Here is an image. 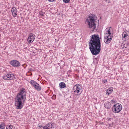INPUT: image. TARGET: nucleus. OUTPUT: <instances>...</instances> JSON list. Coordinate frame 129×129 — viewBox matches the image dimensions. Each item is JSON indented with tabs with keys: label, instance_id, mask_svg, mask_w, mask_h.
Segmentation results:
<instances>
[{
	"label": "nucleus",
	"instance_id": "nucleus-1",
	"mask_svg": "<svg viewBox=\"0 0 129 129\" xmlns=\"http://www.w3.org/2000/svg\"><path fill=\"white\" fill-rule=\"evenodd\" d=\"M90 37L88 42L89 48L93 55H96L100 53L101 49L99 36L98 35L94 34Z\"/></svg>",
	"mask_w": 129,
	"mask_h": 129
},
{
	"label": "nucleus",
	"instance_id": "nucleus-2",
	"mask_svg": "<svg viewBox=\"0 0 129 129\" xmlns=\"http://www.w3.org/2000/svg\"><path fill=\"white\" fill-rule=\"evenodd\" d=\"M26 90L24 88L20 89L15 99V105L16 109H21L23 105L22 103H24L26 99Z\"/></svg>",
	"mask_w": 129,
	"mask_h": 129
},
{
	"label": "nucleus",
	"instance_id": "nucleus-3",
	"mask_svg": "<svg viewBox=\"0 0 129 129\" xmlns=\"http://www.w3.org/2000/svg\"><path fill=\"white\" fill-rule=\"evenodd\" d=\"M96 18V16L94 14H90L86 20L88 23V27L91 29L92 31H95L98 29V28L96 27L95 26V22Z\"/></svg>",
	"mask_w": 129,
	"mask_h": 129
},
{
	"label": "nucleus",
	"instance_id": "nucleus-4",
	"mask_svg": "<svg viewBox=\"0 0 129 129\" xmlns=\"http://www.w3.org/2000/svg\"><path fill=\"white\" fill-rule=\"evenodd\" d=\"M122 109V107L121 104L118 103L114 105L112 107V111L115 113L120 112Z\"/></svg>",
	"mask_w": 129,
	"mask_h": 129
},
{
	"label": "nucleus",
	"instance_id": "nucleus-5",
	"mask_svg": "<svg viewBox=\"0 0 129 129\" xmlns=\"http://www.w3.org/2000/svg\"><path fill=\"white\" fill-rule=\"evenodd\" d=\"M4 75L3 77V79L5 80H12L15 78V77H14V75L11 72L9 73H6Z\"/></svg>",
	"mask_w": 129,
	"mask_h": 129
},
{
	"label": "nucleus",
	"instance_id": "nucleus-6",
	"mask_svg": "<svg viewBox=\"0 0 129 129\" xmlns=\"http://www.w3.org/2000/svg\"><path fill=\"white\" fill-rule=\"evenodd\" d=\"M11 65L15 67H18L20 66V62L16 60H13L10 62Z\"/></svg>",
	"mask_w": 129,
	"mask_h": 129
},
{
	"label": "nucleus",
	"instance_id": "nucleus-7",
	"mask_svg": "<svg viewBox=\"0 0 129 129\" xmlns=\"http://www.w3.org/2000/svg\"><path fill=\"white\" fill-rule=\"evenodd\" d=\"M35 36L32 33L30 34L27 39L28 42L29 43H32L35 39Z\"/></svg>",
	"mask_w": 129,
	"mask_h": 129
},
{
	"label": "nucleus",
	"instance_id": "nucleus-8",
	"mask_svg": "<svg viewBox=\"0 0 129 129\" xmlns=\"http://www.w3.org/2000/svg\"><path fill=\"white\" fill-rule=\"evenodd\" d=\"M112 37L110 36H105L104 39V41L105 43L106 44L109 43L112 40Z\"/></svg>",
	"mask_w": 129,
	"mask_h": 129
},
{
	"label": "nucleus",
	"instance_id": "nucleus-9",
	"mask_svg": "<svg viewBox=\"0 0 129 129\" xmlns=\"http://www.w3.org/2000/svg\"><path fill=\"white\" fill-rule=\"evenodd\" d=\"M14 17H15L17 14V9L15 7H13L12 8L11 11Z\"/></svg>",
	"mask_w": 129,
	"mask_h": 129
},
{
	"label": "nucleus",
	"instance_id": "nucleus-10",
	"mask_svg": "<svg viewBox=\"0 0 129 129\" xmlns=\"http://www.w3.org/2000/svg\"><path fill=\"white\" fill-rule=\"evenodd\" d=\"M104 107L107 109H110L111 106V104L108 101L107 102L105 103L104 104Z\"/></svg>",
	"mask_w": 129,
	"mask_h": 129
},
{
	"label": "nucleus",
	"instance_id": "nucleus-11",
	"mask_svg": "<svg viewBox=\"0 0 129 129\" xmlns=\"http://www.w3.org/2000/svg\"><path fill=\"white\" fill-rule=\"evenodd\" d=\"M113 91V88L112 87H109L106 90V93L107 94L109 95L111 94Z\"/></svg>",
	"mask_w": 129,
	"mask_h": 129
},
{
	"label": "nucleus",
	"instance_id": "nucleus-12",
	"mask_svg": "<svg viewBox=\"0 0 129 129\" xmlns=\"http://www.w3.org/2000/svg\"><path fill=\"white\" fill-rule=\"evenodd\" d=\"M74 88V90L75 89L74 91L75 92H76L78 93L79 92V90L80 88V87L77 85H76Z\"/></svg>",
	"mask_w": 129,
	"mask_h": 129
},
{
	"label": "nucleus",
	"instance_id": "nucleus-13",
	"mask_svg": "<svg viewBox=\"0 0 129 129\" xmlns=\"http://www.w3.org/2000/svg\"><path fill=\"white\" fill-rule=\"evenodd\" d=\"M59 85L60 88H63L66 87V85L65 83L63 82L60 83Z\"/></svg>",
	"mask_w": 129,
	"mask_h": 129
},
{
	"label": "nucleus",
	"instance_id": "nucleus-14",
	"mask_svg": "<svg viewBox=\"0 0 129 129\" xmlns=\"http://www.w3.org/2000/svg\"><path fill=\"white\" fill-rule=\"evenodd\" d=\"M34 87L38 91H40L41 90V87L39 86V84L38 83V85H36Z\"/></svg>",
	"mask_w": 129,
	"mask_h": 129
},
{
	"label": "nucleus",
	"instance_id": "nucleus-15",
	"mask_svg": "<svg viewBox=\"0 0 129 129\" xmlns=\"http://www.w3.org/2000/svg\"><path fill=\"white\" fill-rule=\"evenodd\" d=\"M30 83L31 85H32L33 87L34 86L36 85H38V83H37L36 82L33 80H31L30 82Z\"/></svg>",
	"mask_w": 129,
	"mask_h": 129
},
{
	"label": "nucleus",
	"instance_id": "nucleus-16",
	"mask_svg": "<svg viewBox=\"0 0 129 129\" xmlns=\"http://www.w3.org/2000/svg\"><path fill=\"white\" fill-rule=\"evenodd\" d=\"M99 58L98 57H96L93 59V62L94 64H97L98 63Z\"/></svg>",
	"mask_w": 129,
	"mask_h": 129
},
{
	"label": "nucleus",
	"instance_id": "nucleus-17",
	"mask_svg": "<svg viewBox=\"0 0 129 129\" xmlns=\"http://www.w3.org/2000/svg\"><path fill=\"white\" fill-rule=\"evenodd\" d=\"M5 126V125L4 123H2L0 125V128L1 129H4Z\"/></svg>",
	"mask_w": 129,
	"mask_h": 129
},
{
	"label": "nucleus",
	"instance_id": "nucleus-18",
	"mask_svg": "<svg viewBox=\"0 0 129 129\" xmlns=\"http://www.w3.org/2000/svg\"><path fill=\"white\" fill-rule=\"evenodd\" d=\"M47 126H48V128H50L49 129H51L53 125L51 123L47 125Z\"/></svg>",
	"mask_w": 129,
	"mask_h": 129
},
{
	"label": "nucleus",
	"instance_id": "nucleus-19",
	"mask_svg": "<svg viewBox=\"0 0 129 129\" xmlns=\"http://www.w3.org/2000/svg\"><path fill=\"white\" fill-rule=\"evenodd\" d=\"M107 33L106 34H108L109 35L108 36H110L111 34V33L110 32V29H109L106 32Z\"/></svg>",
	"mask_w": 129,
	"mask_h": 129
},
{
	"label": "nucleus",
	"instance_id": "nucleus-20",
	"mask_svg": "<svg viewBox=\"0 0 129 129\" xmlns=\"http://www.w3.org/2000/svg\"><path fill=\"white\" fill-rule=\"evenodd\" d=\"M13 128V126L10 125L9 126H7L6 128V129H12Z\"/></svg>",
	"mask_w": 129,
	"mask_h": 129
},
{
	"label": "nucleus",
	"instance_id": "nucleus-21",
	"mask_svg": "<svg viewBox=\"0 0 129 129\" xmlns=\"http://www.w3.org/2000/svg\"><path fill=\"white\" fill-rule=\"evenodd\" d=\"M127 36V35L126 34H124L123 37H122V39L123 40H125L126 39L125 37L126 36Z\"/></svg>",
	"mask_w": 129,
	"mask_h": 129
},
{
	"label": "nucleus",
	"instance_id": "nucleus-22",
	"mask_svg": "<svg viewBox=\"0 0 129 129\" xmlns=\"http://www.w3.org/2000/svg\"><path fill=\"white\" fill-rule=\"evenodd\" d=\"M70 0H63V2L66 3H69L70 2Z\"/></svg>",
	"mask_w": 129,
	"mask_h": 129
},
{
	"label": "nucleus",
	"instance_id": "nucleus-23",
	"mask_svg": "<svg viewBox=\"0 0 129 129\" xmlns=\"http://www.w3.org/2000/svg\"><path fill=\"white\" fill-rule=\"evenodd\" d=\"M52 99L53 100H55L56 99V95H53V96L52 97Z\"/></svg>",
	"mask_w": 129,
	"mask_h": 129
},
{
	"label": "nucleus",
	"instance_id": "nucleus-24",
	"mask_svg": "<svg viewBox=\"0 0 129 129\" xmlns=\"http://www.w3.org/2000/svg\"><path fill=\"white\" fill-rule=\"evenodd\" d=\"M111 102H112L114 103H116L115 100H112L111 101Z\"/></svg>",
	"mask_w": 129,
	"mask_h": 129
},
{
	"label": "nucleus",
	"instance_id": "nucleus-25",
	"mask_svg": "<svg viewBox=\"0 0 129 129\" xmlns=\"http://www.w3.org/2000/svg\"><path fill=\"white\" fill-rule=\"evenodd\" d=\"M48 1L50 2H52L55 1L56 0H48Z\"/></svg>",
	"mask_w": 129,
	"mask_h": 129
},
{
	"label": "nucleus",
	"instance_id": "nucleus-26",
	"mask_svg": "<svg viewBox=\"0 0 129 129\" xmlns=\"http://www.w3.org/2000/svg\"><path fill=\"white\" fill-rule=\"evenodd\" d=\"M103 81L104 83H106L107 82V81L106 79H105Z\"/></svg>",
	"mask_w": 129,
	"mask_h": 129
},
{
	"label": "nucleus",
	"instance_id": "nucleus-27",
	"mask_svg": "<svg viewBox=\"0 0 129 129\" xmlns=\"http://www.w3.org/2000/svg\"><path fill=\"white\" fill-rule=\"evenodd\" d=\"M39 127H40V128H41V127H42V125H41L40 126H39Z\"/></svg>",
	"mask_w": 129,
	"mask_h": 129
},
{
	"label": "nucleus",
	"instance_id": "nucleus-28",
	"mask_svg": "<svg viewBox=\"0 0 129 129\" xmlns=\"http://www.w3.org/2000/svg\"><path fill=\"white\" fill-rule=\"evenodd\" d=\"M41 15L42 16H44L43 14H41Z\"/></svg>",
	"mask_w": 129,
	"mask_h": 129
},
{
	"label": "nucleus",
	"instance_id": "nucleus-29",
	"mask_svg": "<svg viewBox=\"0 0 129 129\" xmlns=\"http://www.w3.org/2000/svg\"><path fill=\"white\" fill-rule=\"evenodd\" d=\"M30 70H32V69L31 68H30Z\"/></svg>",
	"mask_w": 129,
	"mask_h": 129
}]
</instances>
